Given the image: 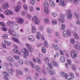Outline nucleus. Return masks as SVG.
Wrapping results in <instances>:
<instances>
[{"instance_id": "nucleus-22", "label": "nucleus", "mask_w": 80, "mask_h": 80, "mask_svg": "<svg viewBox=\"0 0 80 80\" xmlns=\"http://www.w3.org/2000/svg\"><path fill=\"white\" fill-rule=\"evenodd\" d=\"M7 60L8 61H9L11 62H14L15 61L14 59L10 57H8V58H7Z\"/></svg>"}, {"instance_id": "nucleus-35", "label": "nucleus", "mask_w": 80, "mask_h": 80, "mask_svg": "<svg viewBox=\"0 0 80 80\" xmlns=\"http://www.w3.org/2000/svg\"><path fill=\"white\" fill-rule=\"evenodd\" d=\"M30 1L32 5H33L35 4V0H30Z\"/></svg>"}, {"instance_id": "nucleus-1", "label": "nucleus", "mask_w": 80, "mask_h": 80, "mask_svg": "<svg viewBox=\"0 0 80 80\" xmlns=\"http://www.w3.org/2000/svg\"><path fill=\"white\" fill-rule=\"evenodd\" d=\"M48 66L47 68V70H48V72L50 75H53L54 74H55V71L52 70L53 69V66L54 67H58V63L55 61H52V64L50 63H49L48 64Z\"/></svg>"}, {"instance_id": "nucleus-29", "label": "nucleus", "mask_w": 80, "mask_h": 80, "mask_svg": "<svg viewBox=\"0 0 80 80\" xmlns=\"http://www.w3.org/2000/svg\"><path fill=\"white\" fill-rule=\"evenodd\" d=\"M61 60L62 62H65V57L63 56H61Z\"/></svg>"}, {"instance_id": "nucleus-61", "label": "nucleus", "mask_w": 80, "mask_h": 80, "mask_svg": "<svg viewBox=\"0 0 80 80\" xmlns=\"http://www.w3.org/2000/svg\"><path fill=\"white\" fill-rule=\"evenodd\" d=\"M68 63L69 65H71V61L69 59L68 60Z\"/></svg>"}, {"instance_id": "nucleus-15", "label": "nucleus", "mask_w": 80, "mask_h": 80, "mask_svg": "<svg viewBox=\"0 0 80 80\" xmlns=\"http://www.w3.org/2000/svg\"><path fill=\"white\" fill-rule=\"evenodd\" d=\"M17 22H18V23H19L22 24V23H23V20L22 19L18 18H17Z\"/></svg>"}, {"instance_id": "nucleus-40", "label": "nucleus", "mask_w": 80, "mask_h": 80, "mask_svg": "<svg viewBox=\"0 0 80 80\" xmlns=\"http://www.w3.org/2000/svg\"><path fill=\"white\" fill-rule=\"evenodd\" d=\"M42 51L43 53H46V49H45V48L44 47H42Z\"/></svg>"}, {"instance_id": "nucleus-31", "label": "nucleus", "mask_w": 80, "mask_h": 80, "mask_svg": "<svg viewBox=\"0 0 80 80\" xmlns=\"http://www.w3.org/2000/svg\"><path fill=\"white\" fill-rule=\"evenodd\" d=\"M23 7L25 11H27L28 10V7L27 5L24 4L23 5Z\"/></svg>"}, {"instance_id": "nucleus-50", "label": "nucleus", "mask_w": 80, "mask_h": 80, "mask_svg": "<svg viewBox=\"0 0 80 80\" xmlns=\"http://www.w3.org/2000/svg\"><path fill=\"white\" fill-rule=\"evenodd\" d=\"M78 45L77 44H75L74 45V47L75 49H78Z\"/></svg>"}, {"instance_id": "nucleus-21", "label": "nucleus", "mask_w": 80, "mask_h": 80, "mask_svg": "<svg viewBox=\"0 0 80 80\" xmlns=\"http://www.w3.org/2000/svg\"><path fill=\"white\" fill-rule=\"evenodd\" d=\"M53 47L54 50H59L60 48H58V45L57 44H54L53 46Z\"/></svg>"}, {"instance_id": "nucleus-49", "label": "nucleus", "mask_w": 80, "mask_h": 80, "mask_svg": "<svg viewBox=\"0 0 80 80\" xmlns=\"http://www.w3.org/2000/svg\"><path fill=\"white\" fill-rule=\"evenodd\" d=\"M72 68L73 70H74V71H75V70H76V68H75V66L74 65H73L72 66Z\"/></svg>"}, {"instance_id": "nucleus-45", "label": "nucleus", "mask_w": 80, "mask_h": 80, "mask_svg": "<svg viewBox=\"0 0 80 80\" xmlns=\"http://www.w3.org/2000/svg\"><path fill=\"white\" fill-rule=\"evenodd\" d=\"M69 74L70 76L72 77V78H74V75H73V73L70 72L69 73Z\"/></svg>"}, {"instance_id": "nucleus-25", "label": "nucleus", "mask_w": 80, "mask_h": 80, "mask_svg": "<svg viewBox=\"0 0 80 80\" xmlns=\"http://www.w3.org/2000/svg\"><path fill=\"white\" fill-rule=\"evenodd\" d=\"M12 40H13L15 42H16V43H19L20 41L18 39H17L14 37H13L12 38Z\"/></svg>"}, {"instance_id": "nucleus-33", "label": "nucleus", "mask_w": 80, "mask_h": 80, "mask_svg": "<svg viewBox=\"0 0 80 80\" xmlns=\"http://www.w3.org/2000/svg\"><path fill=\"white\" fill-rule=\"evenodd\" d=\"M34 9H33V8L32 6H30L29 7V10L30 12H33V11H34Z\"/></svg>"}, {"instance_id": "nucleus-38", "label": "nucleus", "mask_w": 80, "mask_h": 80, "mask_svg": "<svg viewBox=\"0 0 80 80\" xmlns=\"http://www.w3.org/2000/svg\"><path fill=\"white\" fill-rule=\"evenodd\" d=\"M47 32L49 33H52V30L49 28L47 29Z\"/></svg>"}, {"instance_id": "nucleus-57", "label": "nucleus", "mask_w": 80, "mask_h": 80, "mask_svg": "<svg viewBox=\"0 0 80 80\" xmlns=\"http://www.w3.org/2000/svg\"><path fill=\"white\" fill-rule=\"evenodd\" d=\"M2 45L3 48H6V45H5L4 43H2Z\"/></svg>"}, {"instance_id": "nucleus-14", "label": "nucleus", "mask_w": 80, "mask_h": 80, "mask_svg": "<svg viewBox=\"0 0 80 80\" xmlns=\"http://www.w3.org/2000/svg\"><path fill=\"white\" fill-rule=\"evenodd\" d=\"M4 14H5V15H11L13 14V12L11 11L8 10L4 12Z\"/></svg>"}, {"instance_id": "nucleus-8", "label": "nucleus", "mask_w": 80, "mask_h": 80, "mask_svg": "<svg viewBox=\"0 0 80 80\" xmlns=\"http://www.w3.org/2000/svg\"><path fill=\"white\" fill-rule=\"evenodd\" d=\"M71 55L72 58H75L77 57V53L75 50H72L71 52Z\"/></svg>"}, {"instance_id": "nucleus-5", "label": "nucleus", "mask_w": 80, "mask_h": 80, "mask_svg": "<svg viewBox=\"0 0 80 80\" xmlns=\"http://www.w3.org/2000/svg\"><path fill=\"white\" fill-rule=\"evenodd\" d=\"M32 21L33 22H34L36 25L39 24L40 23V20L36 16H34L32 17Z\"/></svg>"}, {"instance_id": "nucleus-44", "label": "nucleus", "mask_w": 80, "mask_h": 80, "mask_svg": "<svg viewBox=\"0 0 80 80\" xmlns=\"http://www.w3.org/2000/svg\"><path fill=\"white\" fill-rule=\"evenodd\" d=\"M75 15L76 18H77V19H78V18H79V17H80L79 15L77 13H75Z\"/></svg>"}, {"instance_id": "nucleus-47", "label": "nucleus", "mask_w": 80, "mask_h": 80, "mask_svg": "<svg viewBox=\"0 0 80 80\" xmlns=\"http://www.w3.org/2000/svg\"><path fill=\"white\" fill-rule=\"evenodd\" d=\"M62 77H65V78H67V77H68V76H67V75H66V73H64L63 75H62Z\"/></svg>"}, {"instance_id": "nucleus-46", "label": "nucleus", "mask_w": 80, "mask_h": 80, "mask_svg": "<svg viewBox=\"0 0 80 80\" xmlns=\"http://www.w3.org/2000/svg\"><path fill=\"white\" fill-rule=\"evenodd\" d=\"M2 74L3 75L6 76V77H8V73L6 72H3Z\"/></svg>"}, {"instance_id": "nucleus-4", "label": "nucleus", "mask_w": 80, "mask_h": 80, "mask_svg": "<svg viewBox=\"0 0 80 80\" xmlns=\"http://www.w3.org/2000/svg\"><path fill=\"white\" fill-rule=\"evenodd\" d=\"M71 32L70 31V30L69 29H67V31L64 30L62 32L63 36H64V37H67L68 35H71Z\"/></svg>"}, {"instance_id": "nucleus-37", "label": "nucleus", "mask_w": 80, "mask_h": 80, "mask_svg": "<svg viewBox=\"0 0 80 80\" xmlns=\"http://www.w3.org/2000/svg\"><path fill=\"white\" fill-rule=\"evenodd\" d=\"M52 23L53 25H56L57 24V21L55 19H53L52 20Z\"/></svg>"}, {"instance_id": "nucleus-48", "label": "nucleus", "mask_w": 80, "mask_h": 80, "mask_svg": "<svg viewBox=\"0 0 80 80\" xmlns=\"http://www.w3.org/2000/svg\"><path fill=\"white\" fill-rule=\"evenodd\" d=\"M54 42L55 43H58V41L57 39H54Z\"/></svg>"}, {"instance_id": "nucleus-13", "label": "nucleus", "mask_w": 80, "mask_h": 80, "mask_svg": "<svg viewBox=\"0 0 80 80\" xmlns=\"http://www.w3.org/2000/svg\"><path fill=\"white\" fill-rule=\"evenodd\" d=\"M26 46L28 48L27 49L28 50V51L29 52H32L33 49L32 48V46L28 44H26Z\"/></svg>"}, {"instance_id": "nucleus-52", "label": "nucleus", "mask_w": 80, "mask_h": 80, "mask_svg": "<svg viewBox=\"0 0 80 80\" xmlns=\"http://www.w3.org/2000/svg\"><path fill=\"white\" fill-rule=\"evenodd\" d=\"M21 14L22 15L24 16L25 14H26V12L24 11H22L21 12Z\"/></svg>"}, {"instance_id": "nucleus-59", "label": "nucleus", "mask_w": 80, "mask_h": 80, "mask_svg": "<svg viewBox=\"0 0 80 80\" xmlns=\"http://www.w3.org/2000/svg\"><path fill=\"white\" fill-rule=\"evenodd\" d=\"M0 17L2 18H5V16L2 14H0Z\"/></svg>"}, {"instance_id": "nucleus-42", "label": "nucleus", "mask_w": 80, "mask_h": 80, "mask_svg": "<svg viewBox=\"0 0 80 80\" xmlns=\"http://www.w3.org/2000/svg\"><path fill=\"white\" fill-rule=\"evenodd\" d=\"M36 59L37 60V62L38 63H39V64H40V63H41V60H40V59L39 58H37Z\"/></svg>"}, {"instance_id": "nucleus-63", "label": "nucleus", "mask_w": 80, "mask_h": 80, "mask_svg": "<svg viewBox=\"0 0 80 80\" xmlns=\"http://www.w3.org/2000/svg\"><path fill=\"white\" fill-rule=\"evenodd\" d=\"M76 23H77V25H80V21H76Z\"/></svg>"}, {"instance_id": "nucleus-2", "label": "nucleus", "mask_w": 80, "mask_h": 80, "mask_svg": "<svg viewBox=\"0 0 80 80\" xmlns=\"http://www.w3.org/2000/svg\"><path fill=\"white\" fill-rule=\"evenodd\" d=\"M44 12L46 14H48L50 12L49 11V10L48 9V8H49V5H48V2L46 1H45L44 2Z\"/></svg>"}, {"instance_id": "nucleus-51", "label": "nucleus", "mask_w": 80, "mask_h": 80, "mask_svg": "<svg viewBox=\"0 0 80 80\" xmlns=\"http://www.w3.org/2000/svg\"><path fill=\"white\" fill-rule=\"evenodd\" d=\"M14 57L16 59H20V57L18 56H14Z\"/></svg>"}, {"instance_id": "nucleus-19", "label": "nucleus", "mask_w": 80, "mask_h": 80, "mask_svg": "<svg viewBox=\"0 0 80 80\" xmlns=\"http://www.w3.org/2000/svg\"><path fill=\"white\" fill-rule=\"evenodd\" d=\"M14 23L13 21L10 22V21H8L7 23V26L8 27H11L12 25H13Z\"/></svg>"}, {"instance_id": "nucleus-26", "label": "nucleus", "mask_w": 80, "mask_h": 80, "mask_svg": "<svg viewBox=\"0 0 80 80\" xmlns=\"http://www.w3.org/2000/svg\"><path fill=\"white\" fill-rule=\"evenodd\" d=\"M35 70L36 71L39 72L40 70V67L38 66H37L35 68Z\"/></svg>"}, {"instance_id": "nucleus-30", "label": "nucleus", "mask_w": 80, "mask_h": 80, "mask_svg": "<svg viewBox=\"0 0 80 80\" xmlns=\"http://www.w3.org/2000/svg\"><path fill=\"white\" fill-rule=\"evenodd\" d=\"M32 33H35V32H36V31H37L35 27L33 26L32 27Z\"/></svg>"}, {"instance_id": "nucleus-43", "label": "nucleus", "mask_w": 80, "mask_h": 80, "mask_svg": "<svg viewBox=\"0 0 80 80\" xmlns=\"http://www.w3.org/2000/svg\"><path fill=\"white\" fill-rule=\"evenodd\" d=\"M45 62L47 63H48L49 62V59L48 58H46L45 60Z\"/></svg>"}, {"instance_id": "nucleus-7", "label": "nucleus", "mask_w": 80, "mask_h": 80, "mask_svg": "<svg viewBox=\"0 0 80 80\" xmlns=\"http://www.w3.org/2000/svg\"><path fill=\"white\" fill-rule=\"evenodd\" d=\"M41 37V38L42 40H45V37L43 35L41 34V33L39 32H37V35H36V38L38 40L40 39V38Z\"/></svg>"}, {"instance_id": "nucleus-10", "label": "nucleus", "mask_w": 80, "mask_h": 80, "mask_svg": "<svg viewBox=\"0 0 80 80\" xmlns=\"http://www.w3.org/2000/svg\"><path fill=\"white\" fill-rule=\"evenodd\" d=\"M2 7L3 9H8L9 7V4L7 3H5L2 4Z\"/></svg>"}, {"instance_id": "nucleus-54", "label": "nucleus", "mask_w": 80, "mask_h": 80, "mask_svg": "<svg viewBox=\"0 0 80 80\" xmlns=\"http://www.w3.org/2000/svg\"><path fill=\"white\" fill-rule=\"evenodd\" d=\"M27 80H32V77L30 76H28L27 78Z\"/></svg>"}, {"instance_id": "nucleus-62", "label": "nucleus", "mask_w": 80, "mask_h": 80, "mask_svg": "<svg viewBox=\"0 0 80 80\" xmlns=\"http://www.w3.org/2000/svg\"><path fill=\"white\" fill-rule=\"evenodd\" d=\"M18 6H20V7H21V6L22 5V3L21 2H18Z\"/></svg>"}, {"instance_id": "nucleus-6", "label": "nucleus", "mask_w": 80, "mask_h": 80, "mask_svg": "<svg viewBox=\"0 0 80 80\" xmlns=\"http://www.w3.org/2000/svg\"><path fill=\"white\" fill-rule=\"evenodd\" d=\"M70 9H68L66 12V13L68 14L67 18L68 20H72V14Z\"/></svg>"}, {"instance_id": "nucleus-32", "label": "nucleus", "mask_w": 80, "mask_h": 80, "mask_svg": "<svg viewBox=\"0 0 80 80\" xmlns=\"http://www.w3.org/2000/svg\"><path fill=\"white\" fill-rule=\"evenodd\" d=\"M44 44L46 48H48V43H47V41H45L44 42Z\"/></svg>"}, {"instance_id": "nucleus-41", "label": "nucleus", "mask_w": 80, "mask_h": 80, "mask_svg": "<svg viewBox=\"0 0 80 80\" xmlns=\"http://www.w3.org/2000/svg\"><path fill=\"white\" fill-rule=\"evenodd\" d=\"M44 23H48L49 22V20L48 19V18H45L44 20Z\"/></svg>"}, {"instance_id": "nucleus-9", "label": "nucleus", "mask_w": 80, "mask_h": 80, "mask_svg": "<svg viewBox=\"0 0 80 80\" xmlns=\"http://www.w3.org/2000/svg\"><path fill=\"white\" fill-rule=\"evenodd\" d=\"M60 17L61 18H62V19H60L59 20V22H61V23H63L64 22V18H65V17H66V15L65 14H60Z\"/></svg>"}, {"instance_id": "nucleus-27", "label": "nucleus", "mask_w": 80, "mask_h": 80, "mask_svg": "<svg viewBox=\"0 0 80 80\" xmlns=\"http://www.w3.org/2000/svg\"><path fill=\"white\" fill-rule=\"evenodd\" d=\"M17 62L20 65H23V61L22 60H18Z\"/></svg>"}, {"instance_id": "nucleus-39", "label": "nucleus", "mask_w": 80, "mask_h": 80, "mask_svg": "<svg viewBox=\"0 0 80 80\" xmlns=\"http://www.w3.org/2000/svg\"><path fill=\"white\" fill-rule=\"evenodd\" d=\"M70 42H71L73 44H74V43H75V40L73 38H72L71 39Z\"/></svg>"}, {"instance_id": "nucleus-18", "label": "nucleus", "mask_w": 80, "mask_h": 80, "mask_svg": "<svg viewBox=\"0 0 80 80\" xmlns=\"http://www.w3.org/2000/svg\"><path fill=\"white\" fill-rule=\"evenodd\" d=\"M72 34L73 35H74V36L75 38H76V39H78L79 38V36L78 35H77V33H75V32L73 31L72 32Z\"/></svg>"}, {"instance_id": "nucleus-53", "label": "nucleus", "mask_w": 80, "mask_h": 80, "mask_svg": "<svg viewBox=\"0 0 80 80\" xmlns=\"http://www.w3.org/2000/svg\"><path fill=\"white\" fill-rule=\"evenodd\" d=\"M61 28L62 30H64V29L65 28V24H62Z\"/></svg>"}, {"instance_id": "nucleus-11", "label": "nucleus", "mask_w": 80, "mask_h": 80, "mask_svg": "<svg viewBox=\"0 0 80 80\" xmlns=\"http://www.w3.org/2000/svg\"><path fill=\"white\" fill-rule=\"evenodd\" d=\"M0 25H1V26H2L3 27L2 28V30H3L4 31H5V32H7V28H5V23L2 22H0Z\"/></svg>"}, {"instance_id": "nucleus-20", "label": "nucleus", "mask_w": 80, "mask_h": 80, "mask_svg": "<svg viewBox=\"0 0 80 80\" xmlns=\"http://www.w3.org/2000/svg\"><path fill=\"white\" fill-rule=\"evenodd\" d=\"M12 28L13 30H16L18 28V25L17 24H15L12 26Z\"/></svg>"}, {"instance_id": "nucleus-12", "label": "nucleus", "mask_w": 80, "mask_h": 80, "mask_svg": "<svg viewBox=\"0 0 80 80\" xmlns=\"http://www.w3.org/2000/svg\"><path fill=\"white\" fill-rule=\"evenodd\" d=\"M21 51L22 53H24L25 55L27 56L28 55V52L25 48H24L23 49H22Z\"/></svg>"}, {"instance_id": "nucleus-24", "label": "nucleus", "mask_w": 80, "mask_h": 80, "mask_svg": "<svg viewBox=\"0 0 80 80\" xmlns=\"http://www.w3.org/2000/svg\"><path fill=\"white\" fill-rule=\"evenodd\" d=\"M20 8H21V6H18L15 8V10L16 12H18V11L20 10Z\"/></svg>"}, {"instance_id": "nucleus-16", "label": "nucleus", "mask_w": 80, "mask_h": 80, "mask_svg": "<svg viewBox=\"0 0 80 80\" xmlns=\"http://www.w3.org/2000/svg\"><path fill=\"white\" fill-rule=\"evenodd\" d=\"M28 38L29 39V40L31 42H34L35 41V38H34V37L33 36H30Z\"/></svg>"}, {"instance_id": "nucleus-17", "label": "nucleus", "mask_w": 80, "mask_h": 80, "mask_svg": "<svg viewBox=\"0 0 80 80\" xmlns=\"http://www.w3.org/2000/svg\"><path fill=\"white\" fill-rule=\"evenodd\" d=\"M59 2H60V5L61 7H64L65 5V3L64 2L63 0H60Z\"/></svg>"}, {"instance_id": "nucleus-36", "label": "nucleus", "mask_w": 80, "mask_h": 80, "mask_svg": "<svg viewBox=\"0 0 80 80\" xmlns=\"http://www.w3.org/2000/svg\"><path fill=\"white\" fill-rule=\"evenodd\" d=\"M2 37L3 38L7 39L8 38V35L7 34H4L3 35Z\"/></svg>"}, {"instance_id": "nucleus-56", "label": "nucleus", "mask_w": 80, "mask_h": 80, "mask_svg": "<svg viewBox=\"0 0 80 80\" xmlns=\"http://www.w3.org/2000/svg\"><path fill=\"white\" fill-rule=\"evenodd\" d=\"M55 35L56 37H60V34H59V33L58 32H56Z\"/></svg>"}, {"instance_id": "nucleus-55", "label": "nucleus", "mask_w": 80, "mask_h": 80, "mask_svg": "<svg viewBox=\"0 0 80 80\" xmlns=\"http://www.w3.org/2000/svg\"><path fill=\"white\" fill-rule=\"evenodd\" d=\"M52 15L53 17H56L57 16V14L56 13H53L52 14Z\"/></svg>"}, {"instance_id": "nucleus-60", "label": "nucleus", "mask_w": 80, "mask_h": 80, "mask_svg": "<svg viewBox=\"0 0 80 80\" xmlns=\"http://www.w3.org/2000/svg\"><path fill=\"white\" fill-rule=\"evenodd\" d=\"M27 18H29V19H30V18H31L32 17L31 16V15H30V14H28L27 16Z\"/></svg>"}, {"instance_id": "nucleus-28", "label": "nucleus", "mask_w": 80, "mask_h": 80, "mask_svg": "<svg viewBox=\"0 0 80 80\" xmlns=\"http://www.w3.org/2000/svg\"><path fill=\"white\" fill-rule=\"evenodd\" d=\"M16 72L18 74H20V75H22L23 74L22 71H20L18 69H16Z\"/></svg>"}, {"instance_id": "nucleus-34", "label": "nucleus", "mask_w": 80, "mask_h": 80, "mask_svg": "<svg viewBox=\"0 0 80 80\" xmlns=\"http://www.w3.org/2000/svg\"><path fill=\"white\" fill-rule=\"evenodd\" d=\"M79 2V0H74L73 3L74 5H77V4H78V3Z\"/></svg>"}, {"instance_id": "nucleus-58", "label": "nucleus", "mask_w": 80, "mask_h": 80, "mask_svg": "<svg viewBox=\"0 0 80 80\" xmlns=\"http://www.w3.org/2000/svg\"><path fill=\"white\" fill-rule=\"evenodd\" d=\"M56 55L57 57H59V55H60V53H59V52H56Z\"/></svg>"}, {"instance_id": "nucleus-64", "label": "nucleus", "mask_w": 80, "mask_h": 80, "mask_svg": "<svg viewBox=\"0 0 80 80\" xmlns=\"http://www.w3.org/2000/svg\"><path fill=\"white\" fill-rule=\"evenodd\" d=\"M40 30H43V27H42V26L40 25L39 26Z\"/></svg>"}, {"instance_id": "nucleus-3", "label": "nucleus", "mask_w": 80, "mask_h": 80, "mask_svg": "<svg viewBox=\"0 0 80 80\" xmlns=\"http://www.w3.org/2000/svg\"><path fill=\"white\" fill-rule=\"evenodd\" d=\"M8 33L12 36H16V37H19L20 35L18 34H16V32L14 31V30L12 29V28H10L8 30Z\"/></svg>"}, {"instance_id": "nucleus-23", "label": "nucleus", "mask_w": 80, "mask_h": 80, "mask_svg": "<svg viewBox=\"0 0 80 80\" xmlns=\"http://www.w3.org/2000/svg\"><path fill=\"white\" fill-rule=\"evenodd\" d=\"M13 52L14 53H17V54H18L19 55H20L21 54V53L16 49H13Z\"/></svg>"}]
</instances>
